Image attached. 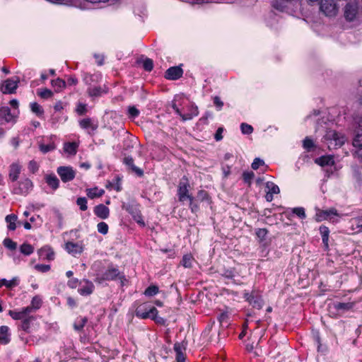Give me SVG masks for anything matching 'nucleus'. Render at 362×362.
I'll return each instance as SVG.
<instances>
[{
  "label": "nucleus",
  "instance_id": "f257e3e1",
  "mask_svg": "<svg viewBox=\"0 0 362 362\" xmlns=\"http://www.w3.org/2000/svg\"><path fill=\"white\" fill-rule=\"evenodd\" d=\"M319 8L327 17L336 16L339 11L337 0H320Z\"/></svg>",
  "mask_w": 362,
  "mask_h": 362
},
{
  "label": "nucleus",
  "instance_id": "f03ea898",
  "mask_svg": "<svg viewBox=\"0 0 362 362\" xmlns=\"http://www.w3.org/2000/svg\"><path fill=\"white\" fill-rule=\"evenodd\" d=\"M339 218L340 216L335 208H330L327 210L317 209L315 214V220L317 222L327 220L332 223H337Z\"/></svg>",
  "mask_w": 362,
  "mask_h": 362
},
{
  "label": "nucleus",
  "instance_id": "7ed1b4c3",
  "mask_svg": "<svg viewBox=\"0 0 362 362\" xmlns=\"http://www.w3.org/2000/svg\"><path fill=\"white\" fill-rule=\"evenodd\" d=\"M325 139L327 141L329 148L340 147L346 141L345 136L335 130L327 131Z\"/></svg>",
  "mask_w": 362,
  "mask_h": 362
},
{
  "label": "nucleus",
  "instance_id": "20e7f679",
  "mask_svg": "<svg viewBox=\"0 0 362 362\" xmlns=\"http://www.w3.org/2000/svg\"><path fill=\"white\" fill-rule=\"evenodd\" d=\"M243 297L254 308L260 310L263 308L264 300L258 291L255 289L251 292L245 291Z\"/></svg>",
  "mask_w": 362,
  "mask_h": 362
},
{
  "label": "nucleus",
  "instance_id": "39448f33",
  "mask_svg": "<svg viewBox=\"0 0 362 362\" xmlns=\"http://www.w3.org/2000/svg\"><path fill=\"white\" fill-rule=\"evenodd\" d=\"M122 209L127 211L133 218V219L141 227L146 226L143 219L141 212L139 209V205L132 202L123 204Z\"/></svg>",
  "mask_w": 362,
  "mask_h": 362
},
{
  "label": "nucleus",
  "instance_id": "423d86ee",
  "mask_svg": "<svg viewBox=\"0 0 362 362\" xmlns=\"http://www.w3.org/2000/svg\"><path fill=\"white\" fill-rule=\"evenodd\" d=\"M33 182L28 178H25L13 185L12 192L15 194L26 196L33 189Z\"/></svg>",
  "mask_w": 362,
  "mask_h": 362
},
{
  "label": "nucleus",
  "instance_id": "0eeeda50",
  "mask_svg": "<svg viewBox=\"0 0 362 362\" xmlns=\"http://www.w3.org/2000/svg\"><path fill=\"white\" fill-rule=\"evenodd\" d=\"M117 277L121 280L122 285L124 284L123 281H126L124 276H120V272L117 268L113 267H109L100 276H98L97 279L99 281H113Z\"/></svg>",
  "mask_w": 362,
  "mask_h": 362
},
{
  "label": "nucleus",
  "instance_id": "6e6552de",
  "mask_svg": "<svg viewBox=\"0 0 362 362\" xmlns=\"http://www.w3.org/2000/svg\"><path fill=\"white\" fill-rule=\"evenodd\" d=\"M156 308L151 306L149 303H145L139 305L135 310V315L141 319H147L151 317L152 314L156 313Z\"/></svg>",
  "mask_w": 362,
  "mask_h": 362
},
{
  "label": "nucleus",
  "instance_id": "1a4fd4ad",
  "mask_svg": "<svg viewBox=\"0 0 362 362\" xmlns=\"http://www.w3.org/2000/svg\"><path fill=\"white\" fill-rule=\"evenodd\" d=\"M189 180L186 176H183L180 181L177 189V195L180 202H184L192 197L189 194Z\"/></svg>",
  "mask_w": 362,
  "mask_h": 362
},
{
  "label": "nucleus",
  "instance_id": "9d476101",
  "mask_svg": "<svg viewBox=\"0 0 362 362\" xmlns=\"http://www.w3.org/2000/svg\"><path fill=\"white\" fill-rule=\"evenodd\" d=\"M57 173L63 182L72 181L76 176V172L71 166H59L57 169Z\"/></svg>",
  "mask_w": 362,
  "mask_h": 362
},
{
  "label": "nucleus",
  "instance_id": "9b49d317",
  "mask_svg": "<svg viewBox=\"0 0 362 362\" xmlns=\"http://www.w3.org/2000/svg\"><path fill=\"white\" fill-rule=\"evenodd\" d=\"M358 11L357 2L347 3L344 7V18L347 21L351 22L355 20Z\"/></svg>",
  "mask_w": 362,
  "mask_h": 362
},
{
  "label": "nucleus",
  "instance_id": "f8f14e48",
  "mask_svg": "<svg viewBox=\"0 0 362 362\" xmlns=\"http://www.w3.org/2000/svg\"><path fill=\"white\" fill-rule=\"evenodd\" d=\"M79 284H80L81 287L78 289V292L81 296H89L94 291V288H95L94 284H93L92 281H90L88 279H83V280H81L80 281Z\"/></svg>",
  "mask_w": 362,
  "mask_h": 362
},
{
  "label": "nucleus",
  "instance_id": "ddd939ff",
  "mask_svg": "<svg viewBox=\"0 0 362 362\" xmlns=\"http://www.w3.org/2000/svg\"><path fill=\"white\" fill-rule=\"evenodd\" d=\"M183 70L181 66H172L168 69L165 73V78L168 80H177L182 76Z\"/></svg>",
  "mask_w": 362,
  "mask_h": 362
},
{
  "label": "nucleus",
  "instance_id": "4468645a",
  "mask_svg": "<svg viewBox=\"0 0 362 362\" xmlns=\"http://www.w3.org/2000/svg\"><path fill=\"white\" fill-rule=\"evenodd\" d=\"M19 81L13 80L12 78H8L4 82L2 86L1 87V90L4 94H12L16 92V90L18 88V83Z\"/></svg>",
  "mask_w": 362,
  "mask_h": 362
},
{
  "label": "nucleus",
  "instance_id": "2eb2a0df",
  "mask_svg": "<svg viewBox=\"0 0 362 362\" xmlns=\"http://www.w3.org/2000/svg\"><path fill=\"white\" fill-rule=\"evenodd\" d=\"M265 187L267 189L266 192L265 199L267 202H271L274 199V194H279L280 189L278 185L270 181L265 183Z\"/></svg>",
  "mask_w": 362,
  "mask_h": 362
},
{
  "label": "nucleus",
  "instance_id": "dca6fc26",
  "mask_svg": "<svg viewBox=\"0 0 362 362\" xmlns=\"http://www.w3.org/2000/svg\"><path fill=\"white\" fill-rule=\"evenodd\" d=\"M353 146L356 148L354 156L362 163V133H357L353 139Z\"/></svg>",
  "mask_w": 362,
  "mask_h": 362
},
{
  "label": "nucleus",
  "instance_id": "f3484780",
  "mask_svg": "<svg viewBox=\"0 0 362 362\" xmlns=\"http://www.w3.org/2000/svg\"><path fill=\"white\" fill-rule=\"evenodd\" d=\"M123 163L125 164L129 170L134 173L138 177H141L144 175V170L136 167L134 163V159L132 156H126L123 159Z\"/></svg>",
  "mask_w": 362,
  "mask_h": 362
},
{
  "label": "nucleus",
  "instance_id": "a211bd4d",
  "mask_svg": "<svg viewBox=\"0 0 362 362\" xmlns=\"http://www.w3.org/2000/svg\"><path fill=\"white\" fill-rule=\"evenodd\" d=\"M39 257L42 259L52 261L54 259V252L48 245H45L37 250Z\"/></svg>",
  "mask_w": 362,
  "mask_h": 362
},
{
  "label": "nucleus",
  "instance_id": "6ab92c4d",
  "mask_svg": "<svg viewBox=\"0 0 362 362\" xmlns=\"http://www.w3.org/2000/svg\"><path fill=\"white\" fill-rule=\"evenodd\" d=\"M65 250L69 254L76 256V255H80L83 252V247L81 244L69 241L65 244Z\"/></svg>",
  "mask_w": 362,
  "mask_h": 362
},
{
  "label": "nucleus",
  "instance_id": "aec40b11",
  "mask_svg": "<svg viewBox=\"0 0 362 362\" xmlns=\"http://www.w3.org/2000/svg\"><path fill=\"white\" fill-rule=\"evenodd\" d=\"M30 313V308H23L21 310H10L8 313L13 320H24Z\"/></svg>",
  "mask_w": 362,
  "mask_h": 362
},
{
  "label": "nucleus",
  "instance_id": "412c9836",
  "mask_svg": "<svg viewBox=\"0 0 362 362\" xmlns=\"http://www.w3.org/2000/svg\"><path fill=\"white\" fill-rule=\"evenodd\" d=\"M95 215L101 219H106L109 217L110 209L103 204L96 205L93 209Z\"/></svg>",
  "mask_w": 362,
  "mask_h": 362
},
{
  "label": "nucleus",
  "instance_id": "4be33fe9",
  "mask_svg": "<svg viewBox=\"0 0 362 362\" xmlns=\"http://www.w3.org/2000/svg\"><path fill=\"white\" fill-rule=\"evenodd\" d=\"M46 183L54 190H57L59 187V180L57 177L53 174H48L45 176Z\"/></svg>",
  "mask_w": 362,
  "mask_h": 362
},
{
  "label": "nucleus",
  "instance_id": "5701e85b",
  "mask_svg": "<svg viewBox=\"0 0 362 362\" xmlns=\"http://www.w3.org/2000/svg\"><path fill=\"white\" fill-rule=\"evenodd\" d=\"M11 341V334L9 327L6 325L0 327V343L2 344H8Z\"/></svg>",
  "mask_w": 362,
  "mask_h": 362
},
{
  "label": "nucleus",
  "instance_id": "b1692460",
  "mask_svg": "<svg viewBox=\"0 0 362 362\" xmlns=\"http://www.w3.org/2000/svg\"><path fill=\"white\" fill-rule=\"evenodd\" d=\"M0 120L8 123L13 121V116L8 107H0Z\"/></svg>",
  "mask_w": 362,
  "mask_h": 362
},
{
  "label": "nucleus",
  "instance_id": "393cba45",
  "mask_svg": "<svg viewBox=\"0 0 362 362\" xmlns=\"http://www.w3.org/2000/svg\"><path fill=\"white\" fill-rule=\"evenodd\" d=\"M291 3V0H273L272 6L274 8L283 12L286 11Z\"/></svg>",
  "mask_w": 362,
  "mask_h": 362
},
{
  "label": "nucleus",
  "instance_id": "a878e982",
  "mask_svg": "<svg viewBox=\"0 0 362 362\" xmlns=\"http://www.w3.org/2000/svg\"><path fill=\"white\" fill-rule=\"evenodd\" d=\"M20 173H21V166L18 164L13 163L10 166L9 179L12 182H16L19 177Z\"/></svg>",
  "mask_w": 362,
  "mask_h": 362
},
{
  "label": "nucleus",
  "instance_id": "bb28decb",
  "mask_svg": "<svg viewBox=\"0 0 362 362\" xmlns=\"http://www.w3.org/2000/svg\"><path fill=\"white\" fill-rule=\"evenodd\" d=\"M79 125L82 129L90 128L93 131H95L98 128V124L93 123V119L90 117L82 119L79 121Z\"/></svg>",
  "mask_w": 362,
  "mask_h": 362
},
{
  "label": "nucleus",
  "instance_id": "cd10ccee",
  "mask_svg": "<svg viewBox=\"0 0 362 362\" xmlns=\"http://www.w3.org/2000/svg\"><path fill=\"white\" fill-rule=\"evenodd\" d=\"M320 233L322 236V243L326 249L329 247V229L328 227L325 226H321L319 228Z\"/></svg>",
  "mask_w": 362,
  "mask_h": 362
},
{
  "label": "nucleus",
  "instance_id": "c85d7f7f",
  "mask_svg": "<svg viewBox=\"0 0 362 362\" xmlns=\"http://www.w3.org/2000/svg\"><path fill=\"white\" fill-rule=\"evenodd\" d=\"M315 163L320 166L332 165L334 163V158L330 156H323L315 160Z\"/></svg>",
  "mask_w": 362,
  "mask_h": 362
},
{
  "label": "nucleus",
  "instance_id": "c756f323",
  "mask_svg": "<svg viewBox=\"0 0 362 362\" xmlns=\"http://www.w3.org/2000/svg\"><path fill=\"white\" fill-rule=\"evenodd\" d=\"M100 78V76L98 74H90L88 73H84L83 74V81L86 83V85L89 86H93L92 84L96 83Z\"/></svg>",
  "mask_w": 362,
  "mask_h": 362
},
{
  "label": "nucleus",
  "instance_id": "7c9ffc66",
  "mask_svg": "<svg viewBox=\"0 0 362 362\" xmlns=\"http://www.w3.org/2000/svg\"><path fill=\"white\" fill-rule=\"evenodd\" d=\"M354 305V303L352 302H348V303L337 302V303H334L333 305L334 308L336 310L342 311V312L348 311V310L352 309Z\"/></svg>",
  "mask_w": 362,
  "mask_h": 362
},
{
  "label": "nucleus",
  "instance_id": "2f4dec72",
  "mask_svg": "<svg viewBox=\"0 0 362 362\" xmlns=\"http://www.w3.org/2000/svg\"><path fill=\"white\" fill-rule=\"evenodd\" d=\"M42 300L40 296H35L31 300L30 305L25 307L30 308V313L40 308L42 306Z\"/></svg>",
  "mask_w": 362,
  "mask_h": 362
},
{
  "label": "nucleus",
  "instance_id": "473e14b6",
  "mask_svg": "<svg viewBox=\"0 0 362 362\" xmlns=\"http://www.w3.org/2000/svg\"><path fill=\"white\" fill-rule=\"evenodd\" d=\"M87 93L90 97H99L101 96L105 90L100 86H89L87 89Z\"/></svg>",
  "mask_w": 362,
  "mask_h": 362
},
{
  "label": "nucleus",
  "instance_id": "72a5a7b5",
  "mask_svg": "<svg viewBox=\"0 0 362 362\" xmlns=\"http://www.w3.org/2000/svg\"><path fill=\"white\" fill-rule=\"evenodd\" d=\"M87 322L88 318L86 317H77L74 323V329L77 332L81 331Z\"/></svg>",
  "mask_w": 362,
  "mask_h": 362
},
{
  "label": "nucleus",
  "instance_id": "f704fd0d",
  "mask_svg": "<svg viewBox=\"0 0 362 362\" xmlns=\"http://www.w3.org/2000/svg\"><path fill=\"white\" fill-rule=\"evenodd\" d=\"M87 196L90 199H94L97 197H100L105 193V190L103 189H98L97 187L88 189L87 190Z\"/></svg>",
  "mask_w": 362,
  "mask_h": 362
},
{
  "label": "nucleus",
  "instance_id": "c9c22d12",
  "mask_svg": "<svg viewBox=\"0 0 362 362\" xmlns=\"http://www.w3.org/2000/svg\"><path fill=\"white\" fill-rule=\"evenodd\" d=\"M350 223L353 230H362V215L351 218Z\"/></svg>",
  "mask_w": 362,
  "mask_h": 362
},
{
  "label": "nucleus",
  "instance_id": "e433bc0d",
  "mask_svg": "<svg viewBox=\"0 0 362 362\" xmlns=\"http://www.w3.org/2000/svg\"><path fill=\"white\" fill-rule=\"evenodd\" d=\"M6 221L8 223V229L9 230H14L16 228V221L17 216L15 214H9L6 216Z\"/></svg>",
  "mask_w": 362,
  "mask_h": 362
},
{
  "label": "nucleus",
  "instance_id": "4c0bfd02",
  "mask_svg": "<svg viewBox=\"0 0 362 362\" xmlns=\"http://www.w3.org/2000/svg\"><path fill=\"white\" fill-rule=\"evenodd\" d=\"M31 111L37 117H41L44 115V110L42 107L36 102L30 104Z\"/></svg>",
  "mask_w": 362,
  "mask_h": 362
},
{
  "label": "nucleus",
  "instance_id": "58836bf2",
  "mask_svg": "<svg viewBox=\"0 0 362 362\" xmlns=\"http://www.w3.org/2000/svg\"><path fill=\"white\" fill-rule=\"evenodd\" d=\"M35 317L33 316H28L24 320H22L21 323V328L26 333L30 332V322L34 320Z\"/></svg>",
  "mask_w": 362,
  "mask_h": 362
},
{
  "label": "nucleus",
  "instance_id": "ea45409f",
  "mask_svg": "<svg viewBox=\"0 0 362 362\" xmlns=\"http://www.w3.org/2000/svg\"><path fill=\"white\" fill-rule=\"evenodd\" d=\"M78 145L74 142H67L64 144V150L70 155H75L77 151Z\"/></svg>",
  "mask_w": 362,
  "mask_h": 362
},
{
  "label": "nucleus",
  "instance_id": "a19ab883",
  "mask_svg": "<svg viewBox=\"0 0 362 362\" xmlns=\"http://www.w3.org/2000/svg\"><path fill=\"white\" fill-rule=\"evenodd\" d=\"M19 250H20V252L25 256H29L34 252L33 246H32L30 244H28L27 243H23L20 246Z\"/></svg>",
  "mask_w": 362,
  "mask_h": 362
},
{
  "label": "nucleus",
  "instance_id": "79ce46f5",
  "mask_svg": "<svg viewBox=\"0 0 362 362\" xmlns=\"http://www.w3.org/2000/svg\"><path fill=\"white\" fill-rule=\"evenodd\" d=\"M1 282L3 286H6L8 288H12L15 286H17L19 284V279L18 277H13L11 280H6V279H2Z\"/></svg>",
  "mask_w": 362,
  "mask_h": 362
},
{
  "label": "nucleus",
  "instance_id": "37998d69",
  "mask_svg": "<svg viewBox=\"0 0 362 362\" xmlns=\"http://www.w3.org/2000/svg\"><path fill=\"white\" fill-rule=\"evenodd\" d=\"M313 339H314L315 342L317 344V351L319 352L325 351L327 349H326V347H323L321 344L320 336L319 332L318 331L314 332L313 333Z\"/></svg>",
  "mask_w": 362,
  "mask_h": 362
},
{
  "label": "nucleus",
  "instance_id": "c03bdc74",
  "mask_svg": "<svg viewBox=\"0 0 362 362\" xmlns=\"http://www.w3.org/2000/svg\"><path fill=\"white\" fill-rule=\"evenodd\" d=\"M194 259L191 254L185 255L182 257L181 264L185 268H191L192 267V260Z\"/></svg>",
  "mask_w": 362,
  "mask_h": 362
},
{
  "label": "nucleus",
  "instance_id": "a18cd8bd",
  "mask_svg": "<svg viewBox=\"0 0 362 362\" xmlns=\"http://www.w3.org/2000/svg\"><path fill=\"white\" fill-rule=\"evenodd\" d=\"M172 107L175 113L182 117L183 121L189 120L193 118V115L192 114H182L175 103L173 104Z\"/></svg>",
  "mask_w": 362,
  "mask_h": 362
},
{
  "label": "nucleus",
  "instance_id": "49530a36",
  "mask_svg": "<svg viewBox=\"0 0 362 362\" xmlns=\"http://www.w3.org/2000/svg\"><path fill=\"white\" fill-rule=\"evenodd\" d=\"M140 111L134 105L129 106L127 108V115L131 119H134L139 117Z\"/></svg>",
  "mask_w": 362,
  "mask_h": 362
},
{
  "label": "nucleus",
  "instance_id": "de8ad7c7",
  "mask_svg": "<svg viewBox=\"0 0 362 362\" xmlns=\"http://www.w3.org/2000/svg\"><path fill=\"white\" fill-rule=\"evenodd\" d=\"M40 150L43 153H47L48 152L52 151L56 148V145L54 142H50L48 144H41L39 146Z\"/></svg>",
  "mask_w": 362,
  "mask_h": 362
},
{
  "label": "nucleus",
  "instance_id": "09e8293b",
  "mask_svg": "<svg viewBox=\"0 0 362 362\" xmlns=\"http://www.w3.org/2000/svg\"><path fill=\"white\" fill-rule=\"evenodd\" d=\"M159 292V288L156 285H151L147 287L144 291V294L146 296L151 297L154 296Z\"/></svg>",
  "mask_w": 362,
  "mask_h": 362
},
{
  "label": "nucleus",
  "instance_id": "8fccbe9b",
  "mask_svg": "<svg viewBox=\"0 0 362 362\" xmlns=\"http://www.w3.org/2000/svg\"><path fill=\"white\" fill-rule=\"evenodd\" d=\"M315 145L313 139L307 136L303 141V147L308 151L310 152L313 150Z\"/></svg>",
  "mask_w": 362,
  "mask_h": 362
},
{
  "label": "nucleus",
  "instance_id": "3c124183",
  "mask_svg": "<svg viewBox=\"0 0 362 362\" xmlns=\"http://www.w3.org/2000/svg\"><path fill=\"white\" fill-rule=\"evenodd\" d=\"M255 177V173L252 171H245L243 173V179L245 183H246L248 186H250L252 184V180Z\"/></svg>",
  "mask_w": 362,
  "mask_h": 362
},
{
  "label": "nucleus",
  "instance_id": "603ef678",
  "mask_svg": "<svg viewBox=\"0 0 362 362\" xmlns=\"http://www.w3.org/2000/svg\"><path fill=\"white\" fill-rule=\"evenodd\" d=\"M51 84L54 88H57L56 91H59L62 88H64L66 86V82L59 78L55 80H52L51 81Z\"/></svg>",
  "mask_w": 362,
  "mask_h": 362
},
{
  "label": "nucleus",
  "instance_id": "864d4df0",
  "mask_svg": "<svg viewBox=\"0 0 362 362\" xmlns=\"http://www.w3.org/2000/svg\"><path fill=\"white\" fill-rule=\"evenodd\" d=\"M257 237L259 238V242L263 243L268 234V230L266 228H258L255 231Z\"/></svg>",
  "mask_w": 362,
  "mask_h": 362
},
{
  "label": "nucleus",
  "instance_id": "5fc2aeb1",
  "mask_svg": "<svg viewBox=\"0 0 362 362\" xmlns=\"http://www.w3.org/2000/svg\"><path fill=\"white\" fill-rule=\"evenodd\" d=\"M3 245L5 247L11 251L15 250L17 248V243L8 238L4 240Z\"/></svg>",
  "mask_w": 362,
  "mask_h": 362
},
{
  "label": "nucleus",
  "instance_id": "6e6d98bb",
  "mask_svg": "<svg viewBox=\"0 0 362 362\" xmlns=\"http://www.w3.org/2000/svg\"><path fill=\"white\" fill-rule=\"evenodd\" d=\"M37 95L42 98L47 99L52 96L53 93L48 88L38 89Z\"/></svg>",
  "mask_w": 362,
  "mask_h": 362
},
{
  "label": "nucleus",
  "instance_id": "4d7b16f0",
  "mask_svg": "<svg viewBox=\"0 0 362 362\" xmlns=\"http://www.w3.org/2000/svg\"><path fill=\"white\" fill-rule=\"evenodd\" d=\"M221 276L227 279L232 280L233 283H235L234 278L235 277V272L234 269H225Z\"/></svg>",
  "mask_w": 362,
  "mask_h": 362
},
{
  "label": "nucleus",
  "instance_id": "13d9d810",
  "mask_svg": "<svg viewBox=\"0 0 362 362\" xmlns=\"http://www.w3.org/2000/svg\"><path fill=\"white\" fill-rule=\"evenodd\" d=\"M240 130L243 134H251L253 132V127L247 123H242L240 124Z\"/></svg>",
  "mask_w": 362,
  "mask_h": 362
},
{
  "label": "nucleus",
  "instance_id": "bf43d9fd",
  "mask_svg": "<svg viewBox=\"0 0 362 362\" xmlns=\"http://www.w3.org/2000/svg\"><path fill=\"white\" fill-rule=\"evenodd\" d=\"M143 68L146 71H151L153 69V62L150 58H146L143 62Z\"/></svg>",
  "mask_w": 362,
  "mask_h": 362
},
{
  "label": "nucleus",
  "instance_id": "052dcab7",
  "mask_svg": "<svg viewBox=\"0 0 362 362\" xmlns=\"http://www.w3.org/2000/svg\"><path fill=\"white\" fill-rule=\"evenodd\" d=\"M76 204L81 211H86L88 209L87 199L86 197H78L76 200Z\"/></svg>",
  "mask_w": 362,
  "mask_h": 362
},
{
  "label": "nucleus",
  "instance_id": "680f3d73",
  "mask_svg": "<svg viewBox=\"0 0 362 362\" xmlns=\"http://www.w3.org/2000/svg\"><path fill=\"white\" fill-rule=\"evenodd\" d=\"M293 213L298 216L301 219H304L306 217L305 209L303 207H296L292 210Z\"/></svg>",
  "mask_w": 362,
  "mask_h": 362
},
{
  "label": "nucleus",
  "instance_id": "e2e57ef3",
  "mask_svg": "<svg viewBox=\"0 0 362 362\" xmlns=\"http://www.w3.org/2000/svg\"><path fill=\"white\" fill-rule=\"evenodd\" d=\"M97 228L98 231L103 235H106L108 233V226L105 222L98 223Z\"/></svg>",
  "mask_w": 362,
  "mask_h": 362
},
{
  "label": "nucleus",
  "instance_id": "0e129e2a",
  "mask_svg": "<svg viewBox=\"0 0 362 362\" xmlns=\"http://www.w3.org/2000/svg\"><path fill=\"white\" fill-rule=\"evenodd\" d=\"M35 269L42 273H45L50 269L49 264H37L35 266Z\"/></svg>",
  "mask_w": 362,
  "mask_h": 362
},
{
  "label": "nucleus",
  "instance_id": "69168bd1",
  "mask_svg": "<svg viewBox=\"0 0 362 362\" xmlns=\"http://www.w3.org/2000/svg\"><path fill=\"white\" fill-rule=\"evenodd\" d=\"M264 161L259 158H255L251 165V167L253 170H257L259 166L264 165Z\"/></svg>",
  "mask_w": 362,
  "mask_h": 362
},
{
  "label": "nucleus",
  "instance_id": "338daca9",
  "mask_svg": "<svg viewBox=\"0 0 362 362\" xmlns=\"http://www.w3.org/2000/svg\"><path fill=\"white\" fill-rule=\"evenodd\" d=\"M189 208L193 213H196L199 211V204L194 202V199L193 197L189 199Z\"/></svg>",
  "mask_w": 362,
  "mask_h": 362
},
{
  "label": "nucleus",
  "instance_id": "774afa93",
  "mask_svg": "<svg viewBox=\"0 0 362 362\" xmlns=\"http://www.w3.org/2000/svg\"><path fill=\"white\" fill-rule=\"evenodd\" d=\"M197 198L202 201H208L209 199V195L205 190H199L197 193Z\"/></svg>",
  "mask_w": 362,
  "mask_h": 362
}]
</instances>
